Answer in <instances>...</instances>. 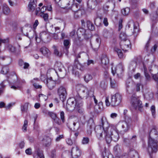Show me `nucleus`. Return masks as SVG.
<instances>
[{
  "mask_svg": "<svg viewBox=\"0 0 158 158\" xmlns=\"http://www.w3.org/2000/svg\"><path fill=\"white\" fill-rule=\"evenodd\" d=\"M4 81L0 84V95L3 92V89L5 88V85L4 84Z\"/></svg>",
  "mask_w": 158,
  "mask_h": 158,
  "instance_id": "nucleus-43",
  "label": "nucleus"
},
{
  "mask_svg": "<svg viewBox=\"0 0 158 158\" xmlns=\"http://www.w3.org/2000/svg\"><path fill=\"white\" fill-rule=\"evenodd\" d=\"M110 85L111 86L112 88H114L117 86L116 84L115 83L114 81H112L111 78H110Z\"/></svg>",
  "mask_w": 158,
  "mask_h": 158,
  "instance_id": "nucleus-50",
  "label": "nucleus"
},
{
  "mask_svg": "<svg viewBox=\"0 0 158 158\" xmlns=\"http://www.w3.org/2000/svg\"><path fill=\"white\" fill-rule=\"evenodd\" d=\"M63 137L64 136L63 135H60L56 138L55 140L56 142L59 141L61 140V139L63 138Z\"/></svg>",
  "mask_w": 158,
  "mask_h": 158,
  "instance_id": "nucleus-57",
  "label": "nucleus"
},
{
  "mask_svg": "<svg viewBox=\"0 0 158 158\" xmlns=\"http://www.w3.org/2000/svg\"><path fill=\"white\" fill-rule=\"evenodd\" d=\"M35 154L40 158H44L43 152L41 151H40L39 149H37L35 151Z\"/></svg>",
  "mask_w": 158,
  "mask_h": 158,
  "instance_id": "nucleus-36",
  "label": "nucleus"
},
{
  "mask_svg": "<svg viewBox=\"0 0 158 158\" xmlns=\"http://www.w3.org/2000/svg\"><path fill=\"white\" fill-rule=\"evenodd\" d=\"M66 142L67 144L70 145H72L73 144L72 139L69 138H68L66 139Z\"/></svg>",
  "mask_w": 158,
  "mask_h": 158,
  "instance_id": "nucleus-54",
  "label": "nucleus"
},
{
  "mask_svg": "<svg viewBox=\"0 0 158 158\" xmlns=\"http://www.w3.org/2000/svg\"><path fill=\"white\" fill-rule=\"evenodd\" d=\"M102 64L106 65L109 63V60L107 57L106 56H103L101 59Z\"/></svg>",
  "mask_w": 158,
  "mask_h": 158,
  "instance_id": "nucleus-28",
  "label": "nucleus"
},
{
  "mask_svg": "<svg viewBox=\"0 0 158 158\" xmlns=\"http://www.w3.org/2000/svg\"><path fill=\"white\" fill-rule=\"evenodd\" d=\"M89 140L88 137H84L82 140V143L83 144H86L88 143Z\"/></svg>",
  "mask_w": 158,
  "mask_h": 158,
  "instance_id": "nucleus-44",
  "label": "nucleus"
},
{
  "mask_svg": "<svg viewBox=\"0 0 158 158\" xmlns=\"http://www.w3.org/2000/svg\"><path fill=\"white\" fill-rule=\"evenodd\" d=\"M60 117L62 122L64 123V113L63 111L60 112Z\"/></svg>",
  "mask_w": 158,
  "mask_h": 158,
  "instance_id": "nucleus-49",
  "label": "nucleus"
},
{
  "mask_svg": "<svg viewBox=\"0 0 158 158\" xmlns=\"http://www.w3.org/2000/svg\"><path fill=\"white\" fill-rule=\"evenodd\" d=\"M72 154L69 151L64 152L61 155L62 158H72Z\"/></svg>",
  "mask_w": 158,
  "mask_h": 158,
  "instance_id": "nucleus-19",
  "label": "nucleus"
},
{
  "mask_svg": "<svg viewBox=\"0 0 158 158\" xmlns=\"http://www.w3.org/2000/svg\"><path fill=\"white\" fill-rule=\"evenodd\" d=\"M131 103L133 107L141 111L142 110V103L139 99L136 97L132 96L131 98Z\"/></svg>",
  "mask_w": 158,
  "mask_h": 158,
  "instance_id": "nucleus-4",
  "label": "nucleus"
},
{
  "mask_svg": "<svg viewBox=\"0 0 158 158\" xmlns=\"http://www.w3.org/2000/svg\"><path fill=\"white\" fill-rule=\"evenodd\" d=\"M48 15L47 14H45L43 15V18L45 21H48Z\"/></svg>",
  "mask_w": 158,
  "mask_h": 158,
  "instance_id": "nucleus-59",
  "label": "nucleus"
},
{
  "mask_svg": "<svg viewBox=\"0 0 158 158\" xmlns=\"http://www.w3.org/2000/svg\"><path fill=\"white\" fill-rule=\"evenodd\" d=\"M137 63L135 61H133L131 62L130 64L129 68L130 69H132L134 72L136 67Z\"/></svg>",
  "mask_w": 158,
  "mask_h": 158,
  "instance_id": "nucleus-29",
  "label": "nucleus"
},
{
  "mask_svg": "<svg viewBox=\"0 0 158 158\" xmlns=\"http://www.w3.org/2000/svg\"><path fill=\"white\" fill-rule=\"evenodd\" d=\"M39 97L40 99V98L41 99L44 100L45 101L48 98L47 96L42 94H40Z\"/></svg>",
  "mask_w": 158,
  "mask_h": 158,
  "instance_id": "nucleus-48",
  "label": "nucleus"
},
{
  "mask_svg": "<svg viewBox=\"0 0 158 158\" xmlns=\"http://www.w3.org/2000/svg\"><path fill=\"white\" fill-rule=\"evenodd\" d=\"M85 81L86 82H88L92 79V76L89 74H86L84 77Z\"/></svg>",
  "mask_w": 158,
  "mask_h": 158,
  "instance_id": "nucleus-32",
  "label": "nucleus"
},
{
  "mask_svg": "<svg viewBox=\"0 0 158 158\" xmlns=\"http://www.w3.org/2000/svg\"><path fill=\"white\" fill-rule=\"evenodd\" d=\"M48 34L46 31H43L40 33V39L43 40L48 37Z\"/></svg>",
  "mask_w": 158,
  "mask_h": 158,
  "instance_id": "nucleus-37",
  "label": "nucleus"
},
{
  "mask_svg": "<svg viewBox=\"0 0 158 158\" xmlns=\"http://www.w3.org/2000/svg\"><path fill=\"white\" fill-rule=\"evenodd\" d=\"M121 95L118 93L112 95L110 102L108 97H106L105 100V103L107 106H109L110 105L112 106H116L118 105L122 101Z\"/></svg>",
  "mask_w": 158,
  "mask_h": 158,
  "instance_id": "nucleus-3",
  "label": "nucleus"
},
{
  "mask_svg": "<svg viewBox=\"0 0 158 158\" xmlns=\"http://www.w3.org/2000/svg\"><path fill=\"white\" fill-rule=\"evenodd\" d=\"M82 106V102L80 103L76 107H74L75 110L78 111L80 113H82L83 111V110L81 106Z\"/></svg>",
  "mask_w": 158,
  "mask_h": 158,
  "instance_id": "nucleus-22",
  "label": "nucleus"
},
{
  "mask_svg": "<svg viewBox=\"0 0 158 158\" xmlns=\"http://www.w3.org/2000/svg\"><path fill=\"white\" fill-rule=\"evenodd\" d=\"M48 115L51 117L54 120H56V119L59 120V119L57 117L56 114L53 112H48Z\"/></svg>",
  "mask_w": 158,
  "mask_h": 158,
  "instance_id": "nucleus-31",
  "label": "nucleus"
},
{
  "mask_svg": "<svg viewBox=\"0 0 158 158\" xmlns=\"http://www.w3.org/2000/svg\"><path fill=\"white\" fill-rule=\"evenodd\" d=\"M53 48L54 49V52L55 55L58 56L59 55V52L57 49V47L55 45H53Z\"/></svg>",
  "mask_w": 158,
  "mask_h": 158,
  "instance_id": "nucleus-53",
  "label": "nucleus"
},
{
  "mask_svg": "<svg viewBox=\"0 0 158 158\" xmlns=\"http://www.w3.org/2000/svg\"><path fill=\"white\" fill-rule=\"evenodd\" d=\"M101 19L98 17L96 18L94 20V24L97 26H99L101 25Z\"/></svg>",
  "mask_w": 158,
  "mask_h": 158,
  "instance_id": "nucleus-38",
  "label": "nucleus"
},
{
  "mask_svg": "<svg viewBox=\"0 0 158 158\" xmlns=\"http://www.w3.org/2000/svg\"><path fill=\"white\" fill-rule=\"evenodd\" d=\"M128 154L130 157L131 158H139L138 152L134 149L130 150Z\"/></svg>",
  "mask_w": 158,
  "mask_h": 158,
  "instance_id": "nucleus-15",
  "label": "nucleus"
},
{
  "mask_svg": "<svg viewBox=\"0 0 158 158\" xmlns=\"http://www.w3.org/2000/svg\"><path fill=\"white\" fill-rule=\"evenodd\" d=\"M101 42V39L99 37L96 38L95 41L93 44H91L93 48L95 50H97L99 47Z\"/></svg>",
  "mask_w": 158,
  "mask_h": 158,
  "instance_id": "nucleus-13",
  "label": "nucleus"
},
{
  "mask_svg": "<svg viewBox=\"0 0 158 158\" xmlns=\"http://www.w3.org/2000/svg\"><path fill=\"white\" fill-rule=\"evenodd\" d=\"M112 73L113 75L116 73L118 75L121 74L123 71V67L122 64H119L116 68L112 67L111 68Z\"/></svg>",
  "mask_w": 158,
  "mask_h": 158,
  "instance_id": "nucleus-9",
  "label": "nucleus"
},
{
  "mask_svg": "<svg viewBox=\"0 0 158 158\" xmlns=\"http://www.w3.org/2000/svg\"><path fill=\"white\" fill-rule=\"evenodd\" d=\"M7 48L8 50L11 52H14L15 51V48L14 47H13L12 45L8 44L7 46Z\"/></svg>",
  "mask_w": 158,
  "mask_h": 158,
  "instance_id": "nucleus-46",
  "label": "nucleus"
},
{
  "mask_svg": "<svg viewBox=\"0 0 158 158\" xmlns=\"http://www.w3.org/2000/svg\"><path fill=\"white\" fill-rule=\"evenodd\" d=\"M25 143L23 141L21 142L19 144V147L21 148H23L24 146Z\"/></svg>",
  "mask_w": 158,
  "mask_h": 158,
  "instance_id": "nucleus-64",
  "label": "nucleus"
},
{
  "mask_svg": "<svg viewBox=\"0 0 158 158\" xmlns=\"http://www.w3.org/2000/svg\"><path fill=\"white\" fill-rule=\"evenodd\" d=\"M117 116V114L116 113H112L110 115V117L112 118H115Z\"/></svg>",
  "mask_w": 158,
  "mask_h": 158,
  "instance_id": "nucleus-63",
  "label": "nucleus"
},
{
  "mask_svg": "<svg viewBox=\"0 0 158 158\" xmlns=\"http://www.w3.org/2000/svg\"><path fill=\"white\" fill-rule=\"evenodd\" d=\"M141 84L140 83L137 84L136 86V91L137 92L139 91L140 90V87Z\"/></svg>",
  "mask_w": 158,
  "mask_h": 158,
  "instance_id": "nucleus-60",
  "label": "nucleus"
},
{
  "mask_svg": "<svg viewBox=\"0 0 158 158\" xmlns=\"http://www.w3.org/2000/svg\"><path fill=\"white\" fill-rule=\"evenodd\" d=\"M92 90L90 91L88 93V95L90 97H92H92L93 98L94 102L96 104H97L98 103V101L96 99L94 95V90L93 89H92Z\"/></svg>",
  "mask_w": 158,
  "mask_h": 158,
  "instance_id": "nucleus-33",
  "label": "nucleus"
},
{
  "mask_svg": "<svg viewBox=\"0 0 158 158\" xmlns=\"http://www.w3.org/2000/svg\"><path fill=\"white\" fill-rule=\"evenodd\" d=\"M39 24V22L37 20H36L35 21V23L33 25V28L34 29H36V27Z\"/></svg>",
  "mask_w": 158,
  "mask_h": 158,
  "instance_id": "nucleus-62",
  "label": "nucleus"
},
{
  "mask_svg": "<svg viewBox=\"0 0 158 158\" xmlns=\"http://www.w3.org/2000/svg\"><path fill=\"white\" fill-rule=\"evenodd\" d=\"M73 158H77L80 156L81 155V152L78 147L75 145L74 147L72 148L71 152Z\"/></svg>",
  "mask_w": 158,
  "mask_h": 158,
  "instance_id": "nucleus-7",
  "label": "nucleus"
},
{
  "mask_svg": "<svg viewBox=\"0 0 158 158\" xmlns=\"http://www.w3.org/2000/svg\"><path fill=\"white\" fill-rule=\"evenodd\" d=\"M26 153L27 155H31L32 153L31 149L29 148L25 150Z\"/></svg>",
  "mask_w": 158,
  "mask_h": 158,
  "instance_id": "nucleus-55",
  "label": "nucleus"
},
{
  "mask_svg": "<svg viewBox=\"0 0 158 158\" xmlns=\"http://www.w3.org/2000/svg\"><path fill=\"white\" fill-rule=\"evenodd\" d=\"M120 45L122 49L124 51H127L131 48V43L129 40H121Z\"/></svg>",
  "mask_w": 158,
  "mask_h": 158,
  "instance_id": "nucleus-8",
  "label": "nucleus"
},
{
  "mask_svg": "<svg viewBox=\"0 0 158 158\" xmlns=\"http://www.w3.org/2000/svg\"><path fill=\"white\" fill-rule=\"evenodd\" d=\"M119 38L121 40H128L127 38V35L125 32H122L119 35Z\"/></svg>",
  "mask_w": 158,
  "mask_h": 158,
  "instance_id": "nucleus-39",
  "label": "nucleus"
},
{
  "mask_svg": "<svg viewBox=\"0 0 158 158\" xmlns=\"http://www.w3.org/2000/svg\"><path fill=\"white\" fill-rule=\"evenodd\" d=\"M110 154V152L108 149L105 147L102 153V155L103 158H109Z\"/></svg>",
  "mask_w": 158,
  "mask_h": 158,
  "instance_id": "nucleus-21",
  "label": "nucleus"
},
{
  "mask_svg": "<svg viewBox=\"0 0 158 158\" xmlns=\"http://www.w3.org/2000/svg\"><path fill=\"white\" fill-rule=\"evenodd\" d=\"M2 10L3 13L6 15H8L10 12L9 8L8 6L6 4H4L3 5Z\"/></svg>",
  "mask_w": 158,
  "mask_h": 158,
  "instance_id": "nucleus-24",
  "label": "nucleus"
},
{
  "mask_svg": "<svg viewBox=\"0 0 158 158\" xmlns=\"http://www.w3.org/2000/svg\"><path fill=\"white\" fill-rule=\"evenodd\" d=\"M122 19H120L119 21V27H118V30L120 31L121 29H122L123 27V25L122 24Z\"/></svg>",
  "mask_w": 158,
  "mask_h": 158,
  "instance_id": "nucleus-58",
  "label": "nucleus"
},
{
  "mask_svg": "<svg viewBox=\"0 0 158 158\" xmlns=\"http://www.w3.org/2000/svg\"><path fill=\"white\" fill-rule=\"evenodd\" d=\"M114 151L115 155H121L122 150L121 149L119 145H117L114 147Z\"/></svg>",
  "mask_w": 158,
  "mask_h": 158,
  "instance_id": "nucleus-20",
  "label": "nucleus"
},
{
  "mask_svg": "<svg viewBox=\"0 0 158 158\" xmlns=\"http://www.w3.org/2000/svg\"><path fill=\"white\" fill-rule=\"evenodd\" d=\"M9 70V68L7 66H5L2 68L1 73L3 74H5L8 72Z\"/></svg>",
  "mask_w": 158,
  "mask_h": 158,
  "instance_id": "nucleus-40",
  "label": "nucleus"
},
{
  "mask_svg": "<svg viewBox=\"0 0 158 158\" xmlns=\"http://www.w3.org/2000/svg\"><path fill=\"white\" fill-rule=\"evenodd\" d=\"M131 24L133 26V31L132 32L133 34L135 35H136L139 33V30L138 28V23H134L132 21L130 22L129 24H128V27H130V26Z\"/></svg>",
  "mask_w": 158,
  "mask_h": 158,
  "instance_id": "nucleus-14",
  "label": "nucleus"
},
{
  "mask_svg": "<svg viewBox=\"0 0 158 158\" xmlns=\"http://www.w3.org/2000/svg\"><path fill=\"white\" fill-rule=\"evenodd\" d=\"M35 2L34 0H31L28 5V9L29 11H33L36 6Z\"/></svg>",
  "mask_w": 158,
  "mask_h": 158,
  "instance_id": "nucleus-17",
  "label": "nucleus"
},
{
  "mask_svg": "<svg viewBox=\"0 0 158 158\" xmlns=\"http://www.w3.org/2000/svg\"><path fill=\"white\" fill-rule=\"evenodd\" d=\"M38 79L37 78H35L31 81L32 83L33 84L34 86L36 89H40L42 88V86L37 84V83L35 82L37 81Z\"/></svg>",
  "mask_w": 158,
  "mask_h": 158,
  "instance_id": "nucleus-27",
  "label": "nucleus"
},
{
  "mask_svg": "<svg viewBox=\"0 0 158 158\" xmlns=\"http://www.w3.org/2000/svg\"><path fill=\"white\" fill-rule=\"evenodd\" d=\"M50 156L51 158H55L56 157V150L55 149L51 151L50 154Z\"/></svg>",
  "mask_w": 158,
  "mask_h": 158,
  "instance_id": "nucleus-42",
  "label": "nucleus"
},
{
  "mask_svg": "<svg viewBox=\"0 0 158 158\" xmlns=\"http://www.w3.org/2000/svg\"><path fill=\"white\" fill-rule=\"evenodd\" d=\"M70 40H64V44L65 47H66V48H69L68 47L69 45L70 44Z\"/></svg>",
  "mask_w": 158,
  "mask_h": 158,
  "instance_id": "nucleus-47",
  "label": "nucleus"
},
{
  "mask_svg": "<svg viewBox=\"0 0 158 158\" xmlns=\"http://www.w3.org/2000/svg\"><path fill=\"white\" fill-rule=\"evenodd\" d=\"M101 123L102 126L99 125L95 128L97 137L99 138L102 137L103 133L107 143H110L112 140L115 142L117 141L119 137L118 131L112 127L109 126L107 122L104 121L103 118L101 119Z\"/></svg>",
  "mask_w": 158,
  "mask_h": 158,
  "instance_id": "nucleus-1",
  "label": "nucleus"
},
{
  "mask_svg": "<svg viewBox=\"0 0 158 158\" xmlns=\"http://www.w3.org/2000/svg\"><path fill=\"white\" fill-rule=\"evenodd\" d=\"M151 110L152 115L153 116L155 114V107L153 105L151 106Z\"/></svg>",
  "mask_w": 158,
  "mask_h": 158,
  "instance_id": "nucleus-52",
  "label": "nucleus"
},
{
  "mask_svg": "<svg viewBox=\"0 0 158 158\" xmlns=\"http://www.w3.org/2000/svg\"><path fill=\"white\" fill-rule=\"evenodd\" d=\"M40 51L42 54L45 56H48V54L49 53V51L45 47H43L41 48Z\"/></svg>",
  "mask_w": 158,
  "mask_h": 158,
  "instance_id": "nucleus-23",
  "label": "nucleus"
},
{
  "mask_svg": "<svg viewBox=\"0 0 158 158\" xmlns=\"http://www.w3.org/2000/svg\"><path fill=\"white\" fill-rule=\"evenodd\" d=\"M74 64L78 69L81 71H83L85 69L84 66L79 62L78 60L77 59H75Z\"/></svg>",
  "mask_w": 158,
  "mask_h": 158,
  "instance_id": "nucleus-18",
  "label": "nucleus"
},
{
  "mask_svg": "<svg viewBox=\"0 0 158 158\" xmlns=\"http://www.w3.org/2000/svg\"><path fill=\"white\" fill-rule=\"evenodd\" d=\"M144 96L147 99L150 100L153 98V94L152 92H149L145 94Z\"/></svg>",
  "mask_w": 158,
  "mask_h": 158,
  "instance_id": "nucleus-34",
  "label": "nucleus"
},
{
  "mask_svg": "<svg viewBox=\"0 0 158 158\" xmlns=\"http://www.w3.org/2000/svg\"><path fill=\"white\" fill-rule=\"evenodd\" d=\"M120 124L124 131L127 132L129 130L130 127L129 125L127 122H120Z\"/></svg>",
  "mask_w": 158,
  "mask_h": 158,
  "instance_id": "nucleus-16",
  "label": "nucleus"
},
{
  "mask_svg": "<svg viewBox=\"0 0 158 158\" xmlns=\"http://www.w3.org/2000/svg\"><path fill=\"white\" fill-rule=\"evenodd\" d=\"M157 48V44H155L151 49V51L152 53L154 52Z\"/></svg>",
  "mask_w": 158,
  "mask_h": 158,
  "instance_id": "nucleus-56",
  "label": "nucleus"
},
{
  "mask_svg": "<svg viewBox=\"0 0 158 158\" xmlns=\"http://www.w3.org/2000/svg\"><path fill=\"white\" fill-rule=\"evenodd\" d=\"M46 85L48 89L51 90L55 87L56 82L55 81L52 79V77H50L47 79Z\"/></svg>",
  "mask_w": 158,
  "mask_h": 158,
  "instance_id": "nucleus-11",
  "label": "nucleus"
},
{
  "mask_svg": "<svg viewBox=\"0 0 158 158\" xmlns=\"http://www.w3.org/2000/svg\"><path fill=\"white\" fill-rule=\"evenodd\" d=\"M81 11L80 10H78L77 11L75 12L74 13L75 18H77L79 16L80 14H81Z\"/></svg>",
  "mask_w": 158,
  "mask_h": 158,
  "instance_id": "nucleus-51",
  "label": "nucleus"
},
{
  "mask_svg": "<svg viewBox=\"0 0 158 158\" xmlns=\"http://www.w3.org/2000/svg\"><path fill=\"white\" fill-rule=\"evenodd\" d=\"M9 42V40L8 39L2 40L0 38V44L1 43H7Z\"/></svg>",
  "mask_w": 158,
  "mask_h": 158,
  "instance_id": "nucleus-61",
  "label": "nucleus"
},
{
  "mask_svg": "<svg viewBox=\"0 0 158 158\" xmlns=\"http://www.w3.org/2000/svg\"><path fill=\"white\" fill-rule=\"evenodd\" d=\"M28 125V121L25 120L24 121V124L22 127V129L24 132H26L27 131V128Z\"/></svg>",
  "mask_w": 158,
  "mask_h": 158,
  "instance_id": "nucleus-41",
  "label": "nucleus"
},
{
  "mask_svg": "<svg viewBox=\"0 0 158 158\" xmlns=\"http://www.w3.org/2000/svg\"><path fill=\"white\" fill-rule=\"evenodd\" d=\"M130 8L128 7L123 8L122 10V13L123 15L126 16L128 15L130 12Z\"/></svg>",
  "mask_w": 158,
  "mask_h": 158,
  "instance_id": "nucleus-35",
  "label": "nucleus"
},
{
  "mask_svg": "<svg viewBox=\"0 0 158 158\" xmlns=\"http://www.w3.org/2000/svg\"><path fill=\"white\" fill-rule=\"evenodd\" d=\"M28 105L29 103L28 102H26L25 103L24 105L21 106V111L23 113L27 112L28 108Z\"/></svg>",
  "mask_w": 158,
  "mask_h": 158,
  "instance_id": "nucleus-25",
  "label": "nucleus"
},
{
  "mask_svg": "<svg viewBox=\"0 0 158 158\" xmlns=\"http://www.w3.org/2000/svg\"><path fill=\"white\" fill-rule=\"evenodd\" d=\"M86 24L89 30L93 31L94 29V25L90 21H87L86 22Z\"/></svg>",
  "mask_w": 158,
  "mask_h": 158,
  "instance_id": "nucleus-30",
  "label": "nucleus"
},
{
  "mask_svg": "<svg viewBox=\"0 0 158 158\" xmlns=\"http://www.w3.org/2000/svg\"><path fill=\"white\" fill-rule=\"evenodd\" d=\"M57 93L60 100L64 102L66 99L67 94L65 88L61 85L57 88Z\"/></svg>",
  "mask_w": 158,
  "mask_h": 158,
  "instance_id": "nucleus-5",
  "label": "nucleus"
},
{
  "mask_svg": "<svg viewBox=\"0 0 158 158\" xmlns=\"http://www.w3.org/2000/svg\"><path fill=\"white\" fill-rule=\"evenodd\" d=\"M154 132V129L150 131L148 140V150L150 156L153 153H156L158 149L157 141L154 139L153 136Z\"/></svg>",
  "mask_w": 158,
  "mask_h": 158,
  "instance_id": "nucleus-2",
  "label": "nucleus"
},
{
  "mask_svg": "<svg viewBox=\"0 0 158 158\" xmlns=\"http://www.w3.org/2000/svg\"><path fill=\"white\" fill-rule=\"evenodd\" d=\"M55 67L56 68H58V69L60 72L62 71V68L63 67V66L62 64L60 63H57L55 64Z\"/></svg>",
  "mask_w": 158,
  "mask_h": 158,
  "instance_id": "nucleus-45",
  "label": "nucleus"
},
{
  "mask_svg": "<svg viewBox=\"0 0 158 158\" xmlns=\"http://www.w3.org/2000/svg\"><path fill=\"white\" fill-rule=\"evenodd\" d=\"M51 138L50 137L47 136H44L42 141V144L46 147L50 146L51 145Z\"/></svg>",
  "mask_w": 158,
  "mask_h": 158,
  "instance_id": "nucleus-12",
  "label": "nucleus"
},
{
  "mask_svg": "<svg viewBox=\"0 0 158 158\" xmlns=\"http://www.w3.org/2000/svg\"><path fill=\"white\" fill-rule=\"evenodd\" d=\"M114 50V52L117 53L119 58H123V53L120 49L117 48H115Z\"/></svg>",
  "mask_w": 158,
  "mask_h": 158,
  "instance_id": "nucleus-26",
  "label": "nucleus"
},
{
  "mask_svg": "<svg viewBox=\"0 0 158 158\" xmlns=\"http://www.w3.org/2000/svg\"><path fill=\"white\" fill-rule=\"evenodd\" d=\"M82 102L81 98L79 95H77L74 98H69L67 102V104L70 106L76 107V106Z\"/></svg>",
  "mask_w": 158,
  "mask_h": 158,
  "instance_id": "nucleus-6",
  "label": "nucleus"
},
{
  "mask_svg": "<svg viewBox=\"0 0 158 158\" xmlns=\"http://www.w3.org/2000/svg\"><path fill=\"white\" fill-rule=\"evenodd\" d=\"M102 2V0H89L87 5L89 8L94 9L96 6Z\"/></svg>",
  "mask_w": 158,
  "mask_h": 158,
  "instance_id": "nucleus-10",
  "label": "nucleus"
}]
</instances>
